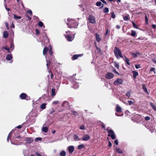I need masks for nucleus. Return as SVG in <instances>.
I'll use <instances>...</instances> for the list:
<instances>
[{"mask_svg":"<svg viewBox=\"0 0 156 156\" xmlns=\"http://www.w3.org/2000/svg\"><path fill=\"white\" fill-rule=\"evenodd\" d=\"M68 23H66L69 28H76L78 24L76 20L74 19L68 18L67 19Z\"/></svg>","mask_w":156,"mask_h":156,"instance_id":"nucleus-1","label":"nucleus"},{"mask_svg":"<svg viewBox=\"0 0 156 156\" xmlns=\"http://www.w3.org/2000/svg\"><path fill=\"white\" fill-rule=\"evenodd\" d=\"M69 84L71 87L74 89H76L79 87L78 83L75 81V80L71 78L69 80Z\"/></svg>","mask_w":156,"mask_h":156,"instance_id":"nucleus-2","label":"nucleus"},{"mask_svg":"<svg viewBox=\"0 0 156 156\" xmlns=\"http://www.w3.org/2000/svg\"><path fill=\"white\" fill-rule=\"evenodd\" d=\"M107 131L108 132V136L111 137L112 139H114L115 138V133L113 131L112 129H109L108 128L107 129Z\"/></svg>","mask_w":156,"mask_h":156,"instance_id":"nucleus-3","label":"nucleus"},{"mask_svg":"<svg viewBox=\"0 0 156 156\" xmlns=\"http://www.w3.org/2000/svg\"><path fill=\"white\" fill-rule=\"evenodd\" d=\"M20 98L22 99H26V100H29L30 99V97L28 96L27 94L24 93H21L20 95Z\"/></svg>","mask_w":156,"mask_h":156,"instance_id":"nucleus-4","label":"nucleus"},{"mask_svg":"<svg viewBox=\"0 0 156 156\" xmlns=\"http://www.w3.org/2000/svg\"><path fill=\"white\" fill-rule=\"evenodd\" d=\"M87 19L90 23L94 24L96 23L95 17L91 15H89Z\"/></svg>","mask_w":156,"mask_h":156,"instance_id":"nucleus-5","label":"nucleus"},{"mask_svg":"<svg viewBox=\"0 0 156 156\" xmlns=\"http://www.w3.org/2000/svg\"><path fill=\"white\" fill-rule=\"evenodd\" d=\"M114 74L112 73L108 72L106 74L105 77L106 79H110L114 77Z\"/></svg>","mask_w":156,"mask_h":156,"instance_id":"nucleus-6","label":"nucleus"},{"mask_svg":"<svg viewBox=\"0 0 156 156\" xmlns=\"http://www.w3.org/2000/svg\"><path fill=\"white\" fill-rule=\"evenodd\" d=\"M25 141L27 143L30 144L33 141V139L32 137H26Z\"/></svg>","mask_w":156,"mask_h":156,"instance_id":"nucleus-7","label":"nucleus"},{"mask_svg":"<svg viewBox=\"0 0 156 156\" xmlns=\"http://www.w3.org/2000/svg\"><path fill=\"white\" fill-rule=\"evenodd\" d=\"M90 136L87 134H86L83 136L82 138V140L83 141H88L90 139Z\"/></svg>","mask_w":156,"mask_h":156,"instance_id":"nucleus-8","label":"nucleus"},{"mask_svg":"<svg viewBox=\"0 0 156 156\" xmlns=\"http://www.w3.org/2000/svg\"><path fill=\"white\" fill-rule=\"evenodd\" d=\"M68 149L69 153H72L74 151V147L73 146H70L68 147Z\"/></svg>","mask_w":156,"mask_h":156,"instance_id":"nucleus-9","label":"nucleus"},{"mask_svg":"<svg viewBox=\"0 0 156 156\" xmlns=\"http://www.w3.org/2000/svg\"><path fill=\"white\" fill-rule=\"evenodd\" d=\"M65 37L67 40L69 41H71L73 40V38L71 36H70L69 35L66 36Z\"/></svg>","mask_w":156,"mask_h":156,"instance_id":"nucleus-10","label":"nucleus"},{"mask_svg":"<svg viewBox=\"0 0 156 156\" xmlns=\"http://www.w3.org/2000/svg\"><path fill=\"white\" fill-rule=\"evenodd\" d=\"M81 56H82V55H81V54L74 55L73 56V57L72 58V60H76V59H77V58Z\"/></svg>","mask_w":156,"mask_h":156,"instance_id":"nucleus-11","label":"nucleus"},{"mask_svg":"<svg viewBox=\"0 0 156 156\" xmlns=\"http://www.w3.org/2000/svg\"><path fill=\"white\" fill-rule=\"evenodd\" d=\"M95 36L97 41L98 42H100L101 40V38L100 37L99 35L96 33L95 34Z\"/></svg>","mask_w":156,"mask_h":156,"instance_id":"nucleus-12","label":"nucleus"},{"mask_svg":"<svg viewBox=\"0 0 156 156\" xmlns=\"http://www.w3.org/2000/svg\"><path fill=\"white\" fill-rule=\"evenodd\" d=\"M119 57L123 59L124 58L121 51L118 48V58H119Z\"/></svg>","mask_w":156,"mask_h":156,"instance_id":"nucleus-13","label":"nucleus"},{"mask_svg":"<svg viewBox=\"0 0 156 156\" xmlns=\"http://www.w3.org/2000/svg\"><path fill=\"white\" fill-rule=\"evenodd\" d=\"M121 112V108L118 105V116H122L123 115V114L122 113L121 115H119L118 114Z\"/></svg>","mask_w":156,"mask_h":156,"instance_id":"nucleus-14","label":"nucleus"},{"mask_svg":"<svg viewBox=\"0 0 156 156\" xmlns=\"http://www.w3.org/2000/svg\"><path fill=\"white\" fill-rule=\"evenodd\" d=\"M48 51V48L47 47H45L44 48L43 50V54L44 55H46Z\"/></svg>","mask_w":156,"mask_h":156,"instance_id":"nucleus-15","label":"nucleus"},{"mask_svg":"<svg viewBox=\"0 0 156 156\" xmlns=\"http://www.w3.org/2000/svg\"><path fill=\"white\" fill-rule=\"evenodd\" d=\"M132 73L133 74V76L134 79H136V77L139 75L138 73L136 71H132Z\"/></svg>","mask_w":156,"mask_h":156,"instance_id":"nucleus-16","label":"nucleus"},{"mask_svg":"<svg viewBox=\"0 0 156 156\" xmlns=\"http://www.w3.org/2000/svg\"><path fill=\"white\" fill-rule=\"evenodd\" d=\"M124 58H123V59L125 61L128 65H129L130 64L129 62V59L125 56H124Z\"/></svg>","mask_w":156,"mask_h":156,"instance_id":"nucleus-17","label":"nucleus"},{"mask_svg":"<svg viewBox=\"0 0 156 156\" xmlns=\"http://www.w3.org/2000/svg\"><path fill=\"white\" fill-rule=\"evenodd\" d=\"M12 58V56L11 54H8L6 56V59L8 61L11 60Z\"/></svg>","mask_w":156,"mask_h":156,"instance_id":"nucleus-18","label":"nucleus"},{"mask_svg":"<svg viewBox=\"0 0 156 156\" xmlns=\"http://www.w3.org/2000/svg\"><path fill=\"white\" fill-rule=\"evenodd\" d=\"M3 37L4 38H7L8 37L9 35V34L8 32L6 31H4L3 32Z\"/></svg>","mask_w":156,"mask_h":156,"instance_id":"nucleus-19","label":"nucleus"},{"mask_svg":"<svg viewBox=\"0 0 156 156\" xmlns=\"http://www.w3.org/2000/svg\"><path fill=\"white\" fill-rule=\"evenodd\" d=\"M55 88H52L51 89V95L52 97L54 96L56 94L55 93Z\"/></svg>","mask_w":156,"mask_h":156,"instance_id":"nucleus-20","label":"nucleus"},{"mask_svg":"<svg viewBox=\"0 0 156 156\" xmlns=\"http://www.w3.org/2000/svg\"><path fill=\"white\" fill-rule=\"evenodd\" d=\"M150 104L153 109L156 111V106L155 105H154L153 103L151 102H150Z\"/></svg>","mask_w":156,"mask_h":156,"instance_id":"nucleus-21","label":"nucleus"},{"mask_svg":"<svg viewBox=\"0 0 156 156\" xmlns=\"http://www.w3.org/2000/svg\"><path fill=\"white\" fill-rule=\"evenodd\" d=\"M46 104L45 103H42L40 105L41 108L43 110L45 109L46 108Z\"/></svg>","mask_w":156,"mask_h":156,"instance_id":"nucleus-22","label":"nucleus"},{"mask_svg":"<svg viewBox=\"0 0 156 156\" xmlns=\"http://www.w3.org/2000/svg\"><path fill=\"white\" fill-rule=\"evenodd\" d=\"M143 90L144 92H145L147 94H149V93L148 92L144 84L143 85Z\"/></svg>","mask_w":156,"mask_h":156,"instance_id":"nucleus-23","label":"nucleus"},{"mask_svg":"<svg viewBox=\"0 0 156 156\" xmlns=\"http://www.w3.org/2000/svg\"><path fill=\"white\" fill-rule=\"evenodd\" d=\"M74 139L75 140H81L80 138H79V136L76 135H74Z\"/></svg>","mask_w":156,"mask_h":156,"instance_id":"nucleus-24","label":"nucleus"},{"mask_svg":"<svg viewBox=\"0 0 156 156\" xmlns=\"http://www.w3.org/2000/svg\"><path fill=\"white\" fill-rule=\"evenodd\" d=\"M42 130L44 133H47L48 130V128L46 127H44L42 128Z\"/></svg>","mask_w":156,"mask_h":156,"instance_id":"nucleus-25","label":"nucleus"},{"mask_svg":"<svg viewBox=\"0 0 156 156\" xmlns=\"http://www.w3.org/2000/svg\"><path fill=\"white\" fill-rule=\"evenodd\" d=\"M126 95L128 98L129 99H131L130 98L131 96L130 92L129 91H127L126 93Z\"/></svg>","mask_w":156,"mask_h":156,"instance_id":"nucleus-26","label":"nucleus"},{"mask_svg":"<svg viewBox=\"0 0 156 156\" xmlns=\"http://www.w3.org/2000/svg\"><path fill=\"white\" fill-rule=\"evenodd\" d=\"M38 25L41 27H42L43 26L44 28L45 27V26L44 25L43 23L41 21H39L38 24Z\"/></svg>","mask_w":156,"mask_h":156,"instance_id":"nucleus-27","label":"nucleus"},{"mask_svg":"<svg viewBox=\"0 0 156 156\" xmlns=\"http://www.w3.org/2000/svg\"><path fill=\"white\" fill-rule=\"evenodd\" d=\"M78 149L79 150L81 149L84 148V146L83 144H81L79 145L78 146Z\"/></svg>","mask_w":156,"mask_h":156,"instance_id":"nucleus-28","label":"nucleus"},{"mask_svg":"<svg viewBox=\"0 0 156 156\" xmlns=\"http://www.w3.org/2000/svg\"><path fill=\"white\" fill-rule=\"evenodd\" d=\"M123 82V80L121 79H118V85L122 84Z\"/></svg>","mask_w":156,"mask_h":156,"instance_id":"nucleus-29","label":"nucleus"},{"mask_svg":"<svg viewBox=\"0 0 156 156\" xmlns=\"http://www.w3.org/2000/svg\"><path fill=\"white\" fill-rule=\"evenodd\" d=\"M130 17L129 15L128 16H126L124 17L123 20L125 21H127L129 19Z\"/></svg>","mask_w":156,"mask_h":156,"instance_id":"nucleus-30","label":"nucleus"},{"mask_svg":"<svg viewBox=\"0 0 156 156\" xmlns=\"http://www.w3.org/2000/svg\"><path fill=\"white\" fill-rule=\"evenodd\" d=\"M60 156H65L66 154V152L64 151H61L59 154Z\"/></svg>","mask_w":156,"mask_h":156,"instance_id":"nucleus-31","label":"nucleus"},{"mask_svg":"<svg viewBox=\"0 0 156 156\" xmlns=\"http://www.w3.org/2000/svg\"><path fill=\"white\" fill-rule=\"evenodd\" d=\"M14 16V18L15 19H19L21 18V17L19 16H17L16 15L13 14Z\"/></svg>","mask_w":156,"mask_h":156,"instance_id":"nucleus-32","label":"nucleus"},{"mask_svg":"<svg viewBox=\"0 0 156 156\" xmlns=\"http://www.w3.org/2000/svg\"><path fill=\"white\" fill-rule=\"evenodd\" d=\"M52 49V47L50 46V47L49 50V54L51 56H52L53 54Z\"/></svg>","mask_w":156,"mask_h":156,"instance_id":"nucleus-33","label":"nucleus"},{"mask_svg":"<svg viewBox=\"0 0 156 156\" xmlns=\"http://www.w3.org/2000/svg\"><path fill=\"white\" fill-rule=\"evenodd\" d=\"M48 73H49L50 74L51 79H52L53 78V73L50 69H49L48 70Z\"/></svg>","mask_w":156,"mask_h":156,"instance_id":"nucleus-34","label":"nucleus"},{"mask_svg":"<svg viewBox=\"0 0 156 156\" xmlns=\"http://www.w3.org/2000/svg\"><path fill=\"white\" fill-rule=\"evenodd\" d=\"M109 11L108 8L107 7H105L104 8L103 12L104 13H107Z\"/></svg>","mask_w":156,"mask_h":156,"instance_id":"nucleus-35","label":"nucleus"},{"mask_svg":"<svg viewBox=\"0 0 156 156\" xmlns=\"http://www.w3.org/2000/svg\"><path fill=\"white\" fill-rule=\"evenodd\" d=\"M114 52L115 57L117 58V47L116 46L115 47Z\"/></svg>","mask_w":156,"mask_h":156,"instance_id":"nucleus-36","label":"nucleus"},{"mask_svg":"<svg viewBox=\"0 0 156 156\" xmlns=\"http://www.w3.org/2000/svg\"><path fill=\"white\" fill-rule=\"evenodd\" d=\"M65 104H66V105H68L69 106V107H70V105H69V102L68 101H64L63 103H62V106H63Z\"/></svg>","mask_w":156,"mask_h":156,"instance_id":"nucleus-37","label":"nucleus"},{"mask_svg":"<svg viewBox=\"0 0 156 156\" xmlns=\"http://www.w3.org/2000/svg\"><path fill=\"white\" fill-rule=\"evenodd\" d=\"M136 34V32L135 31L133 30H132L131 31V35L133 37H134Z\"/></svg>","mask_w":156,"mask_h":156,"instance_id":"nucleus-38","label":"nucleus"},{"mask_svg":"<svg viewBox=\"0 0 156 156\" xmlns=\"http://www.w3.org/2000/svg\"><path fill=\"white\" fill-rule=\"evenodd\" d=\"M102 3L100 1L96 3V5L98 6H100L101 5Z\"/></svg>","mask_w":156,"mask_h":156,"instance_id":"nucleus-39","label":"nucleus"},{"mask_svg":"<svg viewBox=\"0 0 156 156\" xmlns=\"http://www.w3.org/2000/svg\"><path fill=\"white\" fill-rule=\"evenodd\" d=\"M50 63V61H48V60H47V64H46V66H47V69H49V66Z\"/></svg>","mask_w":156,"mask_h":156,"instance_id":"nucleus-40","label":"nucleus"},{"mask_svg":"<svg viewBox=\"0 0 156 156\" xmlns=\"http://www.w3.org/2000/svg\"><path fill=\"white\" fill-rule=\"evenodd\" d=\"M71 112L73 113V115L75 116H76L78 114L77 112L76 111L72 110Z\"/></svg>","mask_w":156,"mask_h":156,"instance_id":"nucleus-41","label":"nucleus"},{"mask_svg":"<svg viewBox=\"0 0 156 156\" xmlns=\"http://www.w3.org/2000/svg\"><path fill=\"white\" fill-rule=\"evenodd\" d=\"M133 104V102L131 101H128L127 104L129 105H131Z\"/></svg>","mask_w":156,"mask_h":156,"instance_id":"nucleus-42","label":"nucleus"},{"mask_svg":"<svg viewBox=\"0 0 156 156\" xmlns=\"http://www.w3.org/2000/svg\"><path fill=\"white\" fill-rule=\"evenodd\" d=\"M27 13H28L30 14V16H32V11L30 10H27Z\"/></svg>","mask_w":156,"mask_h":156,"instance_id":"nucleus-43","label":"nucleus"},{"mask_svg":"<svg viewBox=\"0 0 156 156\" xmlns=\"http://www.w3.org/2000/svg\"><path fill=\"white\" fill-rule=\"evenodd\" d=\"M35 31H36V34L37 35H38L40 33V32L39 30H38V29L36 28V29Z\"/></svg>","mask_w":156,"mask_h":156,"instance_id":"nucleus-44","label":"nucleus"},{"mask_svg":"<svg viewBox=\"0 0 156 156\" xmlns=\"http://www.w3.org/2000/svg\"><path fill=\"white\" fill-rule=\"evenodd\" d=\"M118 153H119V154H122L123 153V151L122 150L118 148Z\"/></svg>","mask_w":156,"mask_h":156,"instance_id":"nucleus-45","label":"nucleus"},{"mask_svg":"<svg viewBox=\"0 0 156 156\" xmlns=\"http://www.w3.org/2000/svg\"><path fill=\"white\" fill-rule=\"evenodd\" d=\"M12 133L13 132L12 131H11L7 137L10 138L12 136Z\"/></svg>","mask_w":156,"mask_h":156,"instance_id":"nucleus-46","label":"nucleus"},{"mask_svg":"<svg viewBox=\"0 0 156 156\" xmlns=\"http://www.w3.org/2000/svg\"><path fill=\"white\" fill-rule=\"evenodd\" d=\"M132 23L133 25V27H134L136 29H137L138 28V27H137V26L136 25V24L133 22H132Z\"/></svg>","mask_w":156,"mask_h":156,"instance_id":"nucleus-47","label":"nucleus"},{"mask_svg":"<svg viewBox=\"0 0 156 156\" xmlns=\"http://www.w3.org/2000/svg\"><path fill=\"white\" fill-rule=\"evenodd\" d=\"M41 140V138H40V137L36 138L35 139V141L36 142H37L39 140Z\"/></svg>","mask_w":156,"mask_h":156,"instance_id":"nucleus-48","label":"nucleus"},{"mask_svg":"<svg viewBox=\"0 0 156 156\" xmlns=\"http://www.w3.org/2000/svg\"><path fill=\"white\" fill-rule=\"evenodd\" d=\"M59 103V101H55L53 102L52 104L53 105L57 104Z\"/></svg>","mask_w":156,"mask_h":156,"instance_id":"nucleus-49","label":"nucleus"},{"mask_svg":"<svg viewBox=\"0 0 156 156\" xmlns=\"http://www.w3.org/2000/svg\"><path fill=\"white\" fill-rule=\"evenodd\" d=\"M135 67L136 68V69H138L139 68H141L140 65V64L135 65Z\"/></svg>","mask_w":156,"mask_h":156,"instance_id":"nucleus-50","label":"nucleus"},{"mask_svg":"<svg viewBox=\"0 0 156 156\" xmlns=\"http://www.w3.org/2000/svg\"><path fill=\"white\" fill-rule=\"evenodd\" d=\"M150 118L149 116H147L145 117V119L146 121H148L150 120Z\"/></svg>","mask_w":156,"mask_h":156,"instance_id":"nucleus-51","label":"nucleus"},{"mask_svg":"<svg viewBox=\"0 0 156 156\" xmlns=\"http://www.w3.org/2000/svg\"><path fill=\"white\" fill-rule=\"evenodd\" d=\"M4 48L6 50L8 51V52H10V51L9 48H8L7 46L5 47H4Z\"/></svg>","mask_w":156,"mask_h":156,"instance_id":"nucleus-52","label":"nucleus"},{"mask_svg":"<svg viewBox=\"0 0 156 156\" xmlns=\"http://www.w3.org/2000/svg\"><path fill=\"white\" fill-rule=\"evenodd\" d=\"M131 54L135 58H136L137 56V55L134 53H131Z\"/></svg>","mask_w":156,"mask_h":156,"instance_id":"nucleus-53","label":"nucleus"},{"mask_svg":"<svg viewBox=\"0 0 156 156\" xmlns=\"http://www.w3.org/2000/svg\"><path fill=\"white\" fill-rule=\"evenodd\" d=\"M14 47V45L13 43H10V48H12V49H13Z\"/></svg>","mask_w":156,"mask_h":156,"instance_id":"nucleus-54","label":"nucleus"},{"mask_svg":"<svg viewBox=\"0 0 156 156\" xmlns=\"http://www.w3.org/2000/svg\"><path fill=\"white\" fill-rule=\"evenodd\" d=\"M80 129H85V127L84 125H81L80 127Z\"/></svg>","mask_w":156,"mask_h":156,"instance_id":"nucleus-55","label":"nucleus"},{"mask_svg":"<svg viewBox=\"0 0 156 156\" xmlns=\"http://www.w3.org/2000/svg\"><path fill=\"white\" fill-rule=\"evenodd\" d=\"M111 16L112 17L114 18L115 17V15L114 14V12H112L111 13Z\"/></svg>","mask_w":156,"mask_h":156,"instance_id":"nucleus-56","label":"nucleus"},{"mask_svg":"<svg viewBox=\"0 0 156 156\" xmlns=\"http://www.w3.org/2000/svg\"><path fill=\"white\" fill-rule=\"evenodd\" d=\"M5 25H6V27L7 29H9V25H8V23L6 22L5 23Z\"/></svg>","mask_w":156,"mask_h":156,"instance_id":"nucleus-57","label":"nucleus"},{"mask_svg":"<svg viewBox=\"0 0 156 156\" xmlns=\"http://www.w3.org/2000/svg\"><path fill=\"white\" fill-rule=\"evenodd\" d=\"M112 146V144L111 143V142L110 141H108V147H111Z\"/></svg>","mask_w":156,"mask_h":156,"instance_id":"nucleus-58","label":"nucleus"},{"mask_svg":"<svg viewBox=\"0 0 156 156\" xmlns=\"http://www.w3.org/2000/svg\"><path fill=\"white\" fill-rule=\"evenodd\" d=\"M26 17H28V19H29L30 20H31V17H30V16H29L28 15H26Z\"/></svg>","mask_w":156,"mask_h":156,"instance_id":"nucleus-59","label":"nucleus"},{"mask_svg":"<svg viewBox=\"0 0 156 156\" xmlns=\"http://www.w3.org/2000/svg\"><path fill=\"white\" fill-rule=\"evenodd\" d=\"M22 127V125H19L16 127V128L19 129H21Z\"/></svg>","mask_w":156,"mask_h":156,"instance_id":"nucleus-60","label":"nucleus"},{"mask_svg":"<svg viewBox=\"0 0 156 156\" xmlns=\"http://www.w3.org/2000/svg\"><path fill=\"white\" fill-rule=\"evenodd\" d=\"M20 3L21 5H22L23 7V8H24V5L23 4V2H22V1H20Z\"/></svg>","mask_w":156,"mask_h":156,"instance_id":"nucleus-61","label":"nucleus"},{"mask_svg":"<svg viewBox=\"0 0 156 156\" xmlns=\"http://www.w3.org/2000/svg\"><path fill=\"white\" fill-rule=\"evenodd\" d=\"M155 70V69L154 68H152L150 70V71H154Z\"/></svg>","mask_w":156,"mask_h":156,"instance_id":"nucleus-62","label":"nucleus"},{"mask_svg":"<svg viewBox=\"0 0 156 156\" xmlns=\"http://www.w3.org/2000/svg\"><path fill=\"white\" fill-rule=\"evenodd\" d=\"M101 126L103 129H105V126L104 124H102Z\"/></svg>","mask_w":156,"mask_h":156,"instance_id":"nucleus-63","label":"nucleus"},{"mask_svg":"<svg viewBox=\"0 0 156 156\" xmlns=\"http://www.w3.org/2000/svg\"><path fill=\"white\" fill-rule=\"evenodd\" d=\"M152 60L154 63L156 64V60L155 59H152Z\"/></svg>","mask_w":156,"mask_h":156,"instance_id":"nucleus-64","label":"nucleus"}]
</instances>
